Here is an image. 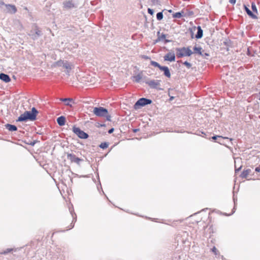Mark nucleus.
I'll list each match as a JSON object with an SVG mask.
<instances>
[{
    "instance_id": "obj_1",
    "label": "nucleus",
    "mask_w": 260,
    "mask_h": 260,
    "mask_svg": "<svg viewBox=\"0 0 260 260\" xmlns=\"http://www.w3.org/2000/svg\"><path fill=\"white\" fill-rule=\"evenodd\" d=\"M38 111L33 107L31 111H26L21 114L17 120V121H25L28 119L35 120L36 119Z\"/></svg>"
},
{
    "instance_id": "obj_2",
    "label": "nucleus",
    "mask_w": 260,
    "mask_h": 260,
    "mask_svg": "<svg viewBox=\"0 0 260 260\" xmlns=\"http://www.w3.org/2000/svg\"><path fill=\"white\" fill-rule=\"evenodd\" d=\"M55 66L62 67L66 70L67 74H69L70 71L74 68L73 64L67 60H60L55 63Z\"/></svg>"
},
{
    "instance_id": "obj_3",
    "label": "nucleus",
    "mask_w": 260,
    "mask_h": 260,
    "mask_svg": "<svg viewBox=\"0 0 260 260\" xmlns=\"http://www.w3.org/2000/svg\"><path fill=\"white\" fill-rule=\"evenodd\" d=\"M192 54V51L189 48L183 47L177 49L176 56L177 58L184 56H189Z\"/></svg>"
},
{
    "instance_id": "obj_4",
    "label": "nucleus",
    "mask_w": 260,
    "mask_h": 260,
    "mask_svg": "<svg viewBox=\"0 0 260 260\" xmlns=\"http://www.w3.org/2000/svg\"><path fill=\"white\" fill-rule=\"evenodd\" d=\"M151 65L158 68L160 70L164 72V75L170 78L171 77V73L168 67L161 66L158 62L151 60L150 61Z\"/></svg>"
},
{
    "instance_id": "obj_5",
    "label": "nucleus",
    "mask_w": 260,
    "mask_h": 260,
    "mask_svg": "<svg viewBox=\"0 0 260 260\" xmlns=\"http://www.w3.org/2000/svg\"><path fill=\"white\" fill-rule=\"evenodd\" d=\"M94 115L98 117L106 116L108 113V110L102 107H94L93 110Z\"/></svg>"
},
{
    "instance_id": "obj_6",
    "label": "nucleus",
    "mask_w": 260,
    "mask_h": 260,
    "mask_svg": "<svg viewBox=\"0 0 260 260\" xmlns=\"http://www.w3.org/2000/svg\"><path fill=\"white\" fill-rule=\"evenodd\" d=\"M152 103V101L149 99L145 98L140 99L134 105L135 109H137L139 108L140 107H143L145 105L150 104Z\"/></svg>"
},
{
    "instance_id": "obj_7",
    "label": "nucleus",
    "mask_w": 260,
    "mask_h": 260,
    "mask_svg": "<svg viewBox=\"0 0 260 260\" xmlns=\"http://www.w3.org/2000/svg\"><path fill=\"white\" fill-rule=\"evenodd\" d=\"M3 6L6 7L5 11L10 14H15L17 12V8L15 6L11 4H5L4 2H0V6L2 8Z\"/></svg>"
},
{
    "instance_id": "obj_8",
    "label": "nucleus",
    "mask_w": 260,
    "mask_h": 260,
    "mask_svg": "<svg viewBox=\"0 0 260 260\" xmlns=\"http://www.w3.org/2000/svg\"><path fill=\"white\" fill-rule=\"evenodd\" d=\"M73 131L81 139H86L88 137L87 134L80 129L79 127H73Z\"/></svg>"
},
{
    "instance_id": "obj_9",
    "label": "nucleus",
    "mask_w": 260,
    "mask_h": 260,
    "mask_svg": "<svg viewBox=\"0 0 260 260\" xmlns=\"http://www.w3.org/2000/svg\"><path fill=\"white\" fill-rule=\"evenodd\" d=\"M160 80H151L146 81V84L151 88L160 89V88L158 87L160 85Z\"/></svg>"
},
{
    "instance_id": "obj_10",
    "label": "nucleus",
    "mask_w": 260,
    "mask_h": 260,
    "mask_svg": "<svg viewBox=\"0 0 260 260\" xmlns=\"http://www.w3.org/2000/svg\"><path fill=\"white\" fill-rule=\"evenodd\" d=\"M41 35V31L37 27H35L34 30L30 31L29 36L34 40L37 39L39 36Z\"/></svg>"
},
{
    "instance_id": "obj_11",
    "label": "nucleus",
    "mask_w": 260,
    "mask_h": 260,
    "mask_svg": "<svg viewBox=\"0 0 260 260\" xmlns=\"http://www.w3.org/2000/svg\"><path fill=\"white\" fill-rule=\"evenodd\" d=\"M68 159L70 160L72 162H75L77 164H80V162L82 161V159L77 157L74 154H68L67 155Z\"/></svg>"
},
{
    "instance_id": "obj_12",
    "label": "nucleus",
    "mask_w": 260,
    "mask_h": 260,
    "mask_svg": "<svg viewBox=\"0 0 260 260\" xmlns=\"http://www.w3.org/2000/svg\"><path fill=\"white\" fill-rule=\"evenodd\" d=\"M59 100L64 102V105L66 106H68L70 107H72L73 105L75 104L74 100L72 98H60Z\"/></svg>"
},
{
    "instance_id": "obj_13",
    "label": "nucleus",
    "mask_w": 260,
    "mask_h": 260,
    "mask_svg": "<svg viewBox=\"0 0 260 260\" xmlns=\"http://www.w3.org/2000/svg\"><path fill=\"white\" fill-rule=\"evenodd\" d=\"M241 158L237 157L235 159V169L236 174H237V172L241 169L242 167V165L241 164Z\"/></svg>"
},
{
    "instance_id": "obj_14",
    "label": "nucleus",
    "mask_w": 260,
    "mask_h": 260,
    "mask_svg": "<svg viewBox=\"0 0 260 260\" xmlns=\"http://www.w3.org/2000/svg\"><path fill=\"white\" fill-rule=\"evenodd\" d=\"M63 7L67 9H72L76 7L73 1H66L63 3Z\"/></svg>"
},
{
    "instance_id": "obj_15",
    "label": "nucleus",
    "mask_w": 260,
    "mask_h": 260,
    "mask_svg": "<svg viewBox=\"0 0 260 260\" xmlns=\"http://www.w3.org/2000/svg\"><path fill=\"white\" fill-rule=\"evenodd\" d=\"M164 60L170 61H174L175 60V55L174 53L169 52L164 56Z\"/></svg>"
},
{
    "instance_id": "obj_16",
    "label": "nucleus",
    "mask_w": 260,
    "mask_h": 260,
    "mask_svg": "<svg viewBox=\"0 0 260 260\" xmlns=\"http://www.w3.org/2000/svg\"><path fill=\"white\" fill-rule=\"evenodd\" d=\"M0 79L6 83H8L11 81L9 76L4 73L0 74Z\"/></svg>"
},
{
    "instance_id": "obj_17",
    "label": "nucleus",
    "mask_w": 260,
    "mask_h": 260,
    "mask_svg": "<svg viewBox=\"0 0 260 260\" xmlns=\"http://www.w3.org/2000/svg\"><path fill=\"white\" fill-rule=\"evenodd\" d=\"M57 122L58 125H59L60 126H63L65 124L66 118L64 116H60L57 118Z\"/></svg>"
},
{
    "instance_id": "obj_18",
    "label": "nucleus",
    "mask_w": 260,
    "mask_h": 260,
    "mask_svg": "<svg viewBox=\"0 0 260 260\" xmlns=\"http://www.w3.org/2000/svg\"><path fill=\"white\" fill-rule=\"evenodd\" d=\"M245 11L246 12V13H247V14L250 17L253 18V19H255L256 18V15L254 13V12H252L248 8H247L245 6Z\"/></svg>"
},
{
    "instance_id": "obj_19",
    "label": "nucleus",
    "mask_w": 260,
    "mask_h": 260,
    "mask_svg": "<svg viewBox=\"0 0 260 260\" xmlns=\"http://www.w3.org/2000/svg\"><path fill=\"white\" fill-rule=\"evenodd\" d=\"M197 30L198 31L196 35V38L197 39H200L203 37V30L200 26H198Z\"/></svg>"
},
{
    "instance_id": "obj_20",
    "label": "nucleus",
    "mask_w": 260,
    "mask_h": 260,
    "mask_svg": "<svg viewBox=\"0 0 260 260\" xmlns=\"http://www.w3.org/2000/svg\"><path fill=\"white\" fill-rule=\"evenodd\" d=\"M5 127L7 129L11 132L16 131L17 129V128L15 125L10 124H6Z\"/></svg>"
},
{
    "instance_id": "obj_21",
    "label": "nucleus",
    "mask_w": 260,
    "mask_h": 260,
    "mask_svg": "<svg viewBox=\"0 0 260 260\" xmlns=\"http://www.w3.org/2000/svg\"><path fill=\"white\" fill-rule=\"evenodd\" d=\"M142 78V76L141 74H138L137 75L134 76L135 81L137 83H139Z\"/></svg>"
},
{
    "instance_id": "obj_22",
    "label": "nucleus",
    "mask_w": 260,
    "mask_h": 260,
    "mask_svg": "<svg viewBox=\"0 0 260 260\" xmlns=\"http://www.w3.org/2000/svg\"><path fill=\"white\" fill-rule=\"evenodd\" d=\"M201 50H202L201 47H197V46H194L193 47V50H194V52L195 53H198L199 54L201 55L202 54Z\"/></svg>"
},
{
    "instance_id": "obj_23",
    "label": "nucleus",
    "mask_w": 260,
    "mask_h": 260,
    "mask_svg": "<svg viewBox=\"0 0 260 260\" xmlns=\"http://www.w3.org/2000/svg\"><path fill=\"white\" fill-rule=\"evenodd\" d=\"M182 13L181 12L175 13L173 15V18H180L183 16Z\"/></svg>"
},
{
    "instance_id": "obj_24",
    "label": "nucleus",
    "mask_w": 260,
    "mask_h": 260,
    "mask_svg": "<svg viewBox=\"0 0 260 260\" xmlns=\"http://www.w3.org/2000/svg\"><path fill=\"white\" fill-rule=\"evenodd\" d=\"M70 212H71V215H72V217H73V219L72 222H75V221H76L77 217H74L73 216V213H72V211H70ZM74 224H73V223H71V225H70V229H72V228L74 227Z\"/></svg>"
},
{
    "instance_id": "obj_25",
    "label": "nucleus",
    "mask_w": 260,
    "mask_h": 260,
    "mask_svg": "<svg viewBox=\"0 0 260 260\" xmlns=\"http://www.w3.org/2000/svg\"><path fill=\"white\" fill-rule=\"evenodd\" d=\"M13 250L12 248H7L6 250L0 252V254H6Z\"/></svg>"
},
{
    "instance_id": "obj_26",
    "label": "nucleus",
    "mask_w": 260,
    "mask_h": 260,
    "mask_svg": "<svg viewBox=\"0 0 260 260\" xmlns=\"http://www.w3.org/2000/svg\"><path fill=\"white\" fill-rule=\"evenodd\" d=\"M156 18L158 20H161L163 18V14L162 12H158L156 14Z\"/></svg>"
},
{
    "instance_id": "obj_27",
    "label": "nucleus",
    "mask_w": 260,
    "mask_h": 260,
    "mask_svg": "<svg viewBox=\"0 0 260 260\" xmlns=\"http://www.w3.org/2000/svg\"><path fill=\"white\" fill-rule=\"evenodd\" d=\"M108 143L106 142H103L100 145V147L102 149H105L108 147Z\"/></svg>"
},
{
    "instance_id": "obj_28",
    "label": "nucleus",
    "mask_w": 260,
    "mask_h": 260,
    "mask_svg": "<svg viewBox=\"0 0 260 260\" xmlns=\"http://www.w3.org/2000/svg\"><path fill=\"white\" fill-rule=\"evenodd\" d=\"M252 10L254 13H257V9L254 4H252L251 6Z\"/></svg>"
},
{
    "instance_id": "obj_29",
    "label": "nucleus",
    "mask_w": 260,
    "mask_h": 260,
    "mask_svg": "<svg viewBox=\"0 0 260 260\" xmlns=\"http://www.w3.org/2000/svg\"><path fill=\"white\" fill-rule=\"evenodd\" d=\"M165 38H166V35L165 34H162L161 35H160L158 37V40L159 41H162V40H165Z\"/></svg>"
},
{
    "instance_id": "obj_30",
    "label": "nucleus",
    "mask_w": 260,
    "mask_h": 260,
    "mask_svg": "<svg viewBox=\"0 0 260 260\" xmlns=\"http://www.w3.org/2000/svg\"><path fill=\"white\" fill-rule=\"evenodd\" d=\"M183 64H184L188 69H189L190 68L191 65V64L188 62V61H185V62H184L183 63Z\"/></svg>"
},
{
    "instance_id": "obj_31",
    "label": "nucleus",
    "mask_w": 260,
    "mask_h": 260,
    "mask_svg": "<svg viewBox=\"0 0 260 260\" xmlns=\"http://www.w3.org/2000/svg\"><path fill=\"white\" fill-rule=\"evenodd\" d=\"M217 138H221L222 139H229V138H227V137L223 138V137H221V136H213V137H212V139L213 140H216Z\"/></svg>"
},
{
    "instance_id": "obj_32",
    "label": "nucleus",
    "mask_w": 260,
    "mask_h": 260,
    "mask_svg": "<svg viewBox=\"0 0 260 260\" xmlns=\"http://www.w3.org/2000/svg\"><path fill=\"white\" fill-rule=\"evenodd\" d=\"M250 169H247L245 171V178H247V176L250 173Z\"/></svg>"
},
{
    "instance_id": "obj_33",
    "label": "nucleus",
    "mask_w": 260,
    "mask_h": 260,
    "mask_svg": "<svg viewBox=\"0 0 260 260\" xmlns=\"http://www.w3.org/2000/svg\"><path fill=\"white\" fill-rule=\"evenodd\" d=\"M212 252H213L214 253V254L215 255H217V253H218V250L215 247H213L212 248Z\"/></svg>"
},
{
    "instance_id": "obj_34",
    "label": "nucleus",
    "mask_w": 260,
    "mask_h": 260,
    "mask_svg": "<svg viewBox=\"0 0 260 260\" xmlns=\"http://www.w3.org/2000/svg\"><path fill=\"white\" fill-rule=\"evenodd\" d=\"M255 171L256 172H260V165L255 168Z\"/></svg>"
},
{
    "instance_id": "obj_35",
    "label": "nucleus",
    "mask_w": 260,
    "mask_h": 260,
    "mask_svg": "<svg viewBox=\"0 0 260 260\" xmlns=\"http://www.w3.org/2000/svg\"><path fill=\"white\" fill-rule=\"evenodd\" d=\"M148 13H149L150 14H151V15H152V14H153V10H152V9H149H149H148Z\"/></svg>"
},
{
    "instance_id": "obj_36",
    "label": "nucleus",
    "mask_w": 260,
    "mask_h": 260,
    "mask_svg": "<svg viewBox=\"0 0 260 260\" xmlns=\"http://www.w3.org/2000/svg\"><path fill=\"white\" fill-rule=\"evenodd\" d=\"M229 2L232 4H234L236 3V0H229Z\"/></svg>"
},
{
    "instance_id": "obj_37",
    "label": "nucleus",
    "mask_w": 260,
    "mask_h": 260,
    "mask_svg": "<svg viewBox=\"0 0 260 260\" xmlns=\"http://www.w3.org/2000/svg\"><path fill=\"white\" fill-rule=\"evenodd\" d=\"M113 131H114V128H112L109 130L108 133L109 134H111L112 133H113Z\"/></svg>"
},
{
    "instance_id": "obj_38",
    "label": "nucleus",
    "mask_w": 260,
    "mask_h": 260,
    "mask_svg": "<svg viewBox=\"0 0 260 260\" xmlns=\"http://www.w3.org/2000/svg\"><path fill=\"white\" fill-rule=\"evenodd\" d=\"M240 176L242 178L244 177V171L242 172Z\"/></svg>"
},
{
    "instance_id": "obj_39",
    "label": "nucleus",
    "mask_w": 260,
    "mask_h": 260,
    "mask_svg": "<svg viewBox=\"0 0 260 260\" xmlns=\"http://www.w3.org/2000/svg\"><path fill=\"white\" fill-rule=\"evenodd\" d=\"M228 42H224V44L225 45L227 46L228 44Z\"/></svg>"
},
{
    "instance_id": "obj_40",
    "label": "nucleus",
    "mask_w": 260,
    "mask_h": 260,
    "mask_svg": "<svg viewBox=\"0 0 260 260\" xmlns=\"http://www.w3.org/2000/svg\"><path fill=\"white\" fill-rule=\"evenodd\" d=\"M165 43H166L169 42H170V41H169V40H165Z\"/></svg>"
},
{
    "instance_id": "obj_41",
    "label": "nucleus",
    "mask_w": 260,
    "mask_h": 260,
    "mask_svg": "<svg viewBox=\"0 0 260 260\" xmlns=\"http://www.w3.org/2000/svg\"><path fill=\"white\" fill-rule=\"evenodd\" d=\"M258 99L260 100V92H259V95H258Z\"/></svg>"
},
{
    "instance_id": "obj_42",
    "label": "nucleus",
    "mask_w": 260,
    "mask_h": 260,
    "mask_svg": "<svg viewBox=\"0 0 260 260\" xmlns=\"http://www.w3.org/2000/svg\"><path fill=\"white\" fill-rule=\"evenodd\" d=\"M138 131V129H134V132H137Z\"/></svg>"
},
{
    "instance_id": "obj_43",
    "label": "nucleus",
    "mask_w": 260,
    "mask_h": 260,
    "mask_svg": "<svg viewBox=\"0 0 260 260\" xmlns=\"http://www.w3.org/2000/svg\"><path fill=\"white\" fill-rule=\"evenodd\" d=\"M72 213H73L72 212ZM73 214V215H74V214H75V216H76V214H75V213H74V214ZM76 217V216H75V217Z\"/></svg>"
},
{
    "instance_id": "obj_44",
    "label": "nucleus",
    "mask_w": 260,
    "mask_h": 260,
    "mask_svg": "<svg viewBox=\"0 0 260 260\" xmlns=\"http://www.w3.org/2000/svg\"><path fill=\"white\" fill-rule=\"evenodd\" d=\"M72 213H73L72 212ZM73 214V215H74V214H75V216H76V214H75V213H74V214ZM76 217V216H75V217Z\"/></svg>"
},
{
    "instance_id": "obj_45",
    "label": "nucleus",
    "mask_w": 260,
    "mask_h": 260,
    "mask_svg": "<svg viewBox=\"0 0 260 260\" xmlns=\"http://www.w3.org/2000/svg\"><path fill=\"white\" fill-rule=\"evenodd\" d=\"M173 99V97H171V98H170V100H172Z\"/></svg>"
}]
</instances>
